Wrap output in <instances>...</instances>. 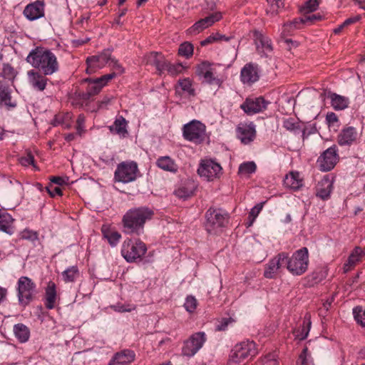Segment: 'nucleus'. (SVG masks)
I'll return each mask as SVG.
<instances>
[{"label": "nucleus", "instance_id": "1", "mask_svg": "<svg viewBox=\"0 0 365 365\" xmlns=\"http://www.w3.org/2000/svg\"><path fill=\"white\" fill-rule=\"evenodd\" d=\"M26 61L44 76H51L59 69L56 55L48 49L37 47L31 50Z\"/></svg>", "mask_w": 365, "mask_h": 365}, {"label": "nucleus", "instance_id": "2", "mask_svg": "<svg viewBox=\"0 0 365 365\" xmlns=\"http://www.w3.org/2000/svg\"><path fill=\"white\" fill-rule=\"evenodd\" d=\"M153 211L147 207L128 210L123 217V232L128 235H140L143 232L144 225L153 216Z\"/></svg>", "mask_w": 365, "mask_h": 365}, {"label": "nucleus", "instance_id": "3", "mask_svg": "<svg viewBox=\"0 0 365 365\" xmlns=\"http://www.w3.org/2000/svg\"><path fill=\"white\" fill-rule=\"evenodd\" d=\"M257 353L256 344L252 341H243L237 344L232 349L228 363L230 365H237L246 359H252Z\"/></svg>", "mask_w": 365, "mask_h": 365}, {"label": "nucleus", "instance_id": "4", "mask_svg": "<svg viewBox=\"0 0 365 365\" xmlns=\"http://www.w3.org/2000/svg\"><path fill=\"white\" fill-rule=\"evenodd\" d=\"M287 269L293 275L304 274L308 267L309 254L307 247H302L293 253L291 257L287 255Z\"/></svg>", "mask_w": 365, "mask_h": 365}, {"label": "nucleus", "instance_id": "5", "mask_svg": "<svg viewBox=\"0 0 365 365\" xmlns=\"http://www.w3.org/2000/svg\"><path fill=\"white\" fill-rule=\"evenodd\" d=\"M146 251L147 247L143 242L140 240L133 242L128 239L123 243L121 255L128 262H133L141 259Z\"/></svg>", "mask_w": 365, "mask_h": 365}, {"label": "nucleus", "instance_id": "6", "mask_svg": "<svg viewBox=\"0 0 365 365\" xmlns=\"http://www.w3.org/2000/svg\"><path fill=\"white\" fill-rule=\"evenodd\" d=\"M205 227L208 232H216L228 223V214L222 209L210 207L206 212Z\"/></svg>", "mask_w": 365, "mask_h": 365}, {"label": "nucleus", "instance_id": "7", "mask_svg": "<svg viewBox=\"0 0 365 365\" xmlns=\"http://www.w3.org/2000/svg\"><path fill=\"white\" fill-rule=\"evenodd\" d=\"M222 168L221 165L212 159L202 160L197 169V173L207 181H213L220 178Z\"/></svg>", "mask_w": 365, "mask_h": 365}, {"label": "nucleus", "instance_id": "8", "mask_svg": "<svg viewBox=\"0 0 365 365\" xmlns=\"http://www.w3.org/2000/svg\"><path fill=\"white\" fill-rule=\"evenodd\" d=\"M138 173V168L136 163L123 162L117 166L114 178L116 181L128 183L137 178Z\"/></svg>", "mask_w": 365, "mask_h": 365}, {"label": "nucleus", "instance_id": "9", "mask_svg": "<svg viewBox=\"0 0 365 365\" xmlns=\"http://www.w3.org/2000/svg\"><path fill=\"white\" fill-rule=\"evenodd\" d=\"M205 125L198 120H192L183 126V137L187 140L200 143L204 140Z\"/></svg>", "mask_w": 365, "mask_h": 365}, {"label": "nucleus", "instance_id": "10", "mask_svg": "<svg viewBox=\"0 0 365 365\" xmlns=\"http://www.w3.org/2000/svg\"><path fill=\"white\" fill-rule=\"evenodd\" d=\"M36 284L27 277H21L18 280V298L21 304L26 306L32 300Z\"/></svg>", "mask_w": 365, "mask_h": 365}, {"label": "nucleus", "instance_id": "11", "mask_svg": "<svg viewBox=\"0 0 365 365\" xmlns=\"http://www.w3.org/2000/svg\"><path fill=\"white\" fill-rule=\"evenodd\" d=\"M115 77V73H110L97 78H86L85 81L88 82L86 91L82 94L84 100H89L92 96L97 95L102 88L107 83Z\"/></svg>", "mask_w": 365, "mask_h": 365}, {"label": "nucleus", "instance_id": "12", "mask_svg": "<svg viewBox=\"0 0 365 365\" xmlns=\"http://www.w3.org/2000/svg\"><path fill=\"white\" fill-rule=\"evenodd\" d=\"M205 341L206 335L204 332L200 331L193 334L185 341L182 354L189 357L194 356L202 347Z\"/></svg>", "mask_w": 365, "mask_h": 365}, {"label": "nucleus", "instance_id": "13", "mask_svg": "<svg viewBox=\"0 0 365 365\" xmlns=\"http://www.w3.org/2000/svg\"><path fill=\"white\" fill-rule=\"evenodd\" d=\"M111 59V51L110 49H106L98 55L88 57L86 59L88 65L86 72L92 73L96 72V70L103 68L107 64L109 66Z\"/></svg>", "mask_w": 365, "mask_h": 365}, {"label": "nucleus", "instance_id": "14", "mask_svg": "<svg viewBox=\"0 0 365 365\" xmlns=\"http://www.w3.org/2000/svg\"><path fill=\"white\" fill-rule=\"evenodd\" d=\"M335 145L327 149L318 158L317 163L322 171L327 172L333 169L336 164L339 156Z\"/></svg>", "mask_w": 365, "mask_h": 365}, {"label": "nucleus", "instance_id": "15", "mask_svg": "<svg viewBox=\"0 0 365 365\" xmlns=\"http://www.w3.org/2000/svg\"><path fill=\"white\" fill-rule=\"evenodd\" d=\"M12 93L11 87L0 80V108L11 110L17 106V101Z\"/></svg>", "mask_w": 365, "mask_h": 365}, {"label": "nucleus", "instance_id": "16", "mask_svg": "<svg viewBox=\"0 0 365 365\" xmlns=\"http://www.w3.org/2000/svg\"><path fill=\"white\" fill-rule=\"evenodd\" d=\"M268 104L269 102L266 101L262 97L247 98L240 106V108L247 115H253L264 110Z\"/></svg>", "mask_w": 365, "mask_h": 365}, {"label": "nucleus", "instance_id": "17", "mask_svg": "<svg viewBox=\"0 0 365 365\" xmlns=\"http://www.w3.org/2000/svg\"><path fill=\"white\" fill-rule=\"evenodd\" d=\"M197 72L209 84L220 86L222 81L216 76L215 68L209 63L203 62L199 65Z\"/></svg>", "mask_w": 365, "mask_h": 365}, {"label": "nucleus", "instance_id": "18", "mask_svg": "<svg viewBox=\"0 0 365 365\" xmlns=\"http://www.w3.org/2000/svg\"><path fill=\"white\" fill-rule=\"evenodd\" d=\"M29 85L37 91H43L47 86L48 79L39 71L32 69L27 72Z\"/></svg>", "mask_w": 365, "mask_h": 365}, {"label": "nucleus", "instance_id": "19", "mask_svg": "<svg viewBox=\"0 0 365 365\" xmlns=\"http://www.w3.org/2000/svg\"><path fill=\"white\" fill-rule=\"evenodd\" d=\"M259 69L256 63H247L241 70L240 78L244 83L252 84L259 78Z\"/></svg>", "mask_w": 365, "mask_h": 365}, {"label": "nucleus", "instance_id": "20", "mask_svg": "<svg viewBox=\"0 0 365 365\" xmlns=\"http://www.w3.org/2000/svg\"><path fill=\"white\" fill-rule=\"evenodd\" d=\"M222 18L221 13L216 12L210 14V16L202 19L197 21L192 26H191L187 32L190 34H198L203 29L212 25L215 22L218 21Z\"/></svg>", "mask_w": 365, "mask_h": 365}, {"label": "nucleus", "instance_id": "21", "mask_svg": "<svg viewBox=\"0 0 365 365\" xmlns=\"http://www.w3.org/2000/svg\"><path fill=\"white\" fill-rule=\"evenodd\" d=\"M237 135L242 143L248 144L253 141L255 138V125L252 123L240 124L237 128Z\"/></svg>", "mask_w": 365, "mask_h": 365}, {"label": "nucleus", "instance_id": "22", "mask_svg": "<svg viewBox=\"0 0 365 365\" xmlns=\"http://www.w3.org/2000/svg\"><path fill=\"white\" fill-rule=\"evenodd\" d=\"M24 14L30 21L36 20L44 15V4L42 1H36L28 4L24 10Z\"/></svg>", "mask_w": 365, "mask_h": 365}, {"label": "nucleus", "instance_id": "23", "mask_svg": "<svg viewBox=\"0 0 365 365\" xmlns=\"http://www.w3.org/2000/svg\"><path fill=\"white\" fill-rule=\"evenodd\" d=\"M144 61L147 65L154 66L159 74L165 72L166 60L161 53L157 52L150 53L145 56Z\"/></svg>", "mask_w": 365, "mask_h": 365}, {"label": "nucleus", "instance_id": "24", "mask_svg": "<svg viewBox=\"0 0 365 365\" xmlns=\"http://www.w3.org/2000/svg\"><path fill=\"white\" fill-rule=\"evenodd\" d=\"M57 301V291L56 284L50 281L45 289L44 305L48 309L56 307Z\"/></svg>", "mask_w": 365, "mask_h": 365}, {"label": "nucleus", "instance_id": "25", "mask_svg": "<svg viewBox=\"0 0 365 365\" xmlns=\"http://www.w3.org/2000/svg\"><path fill=\"white\" fill-rule=\"evenodd\" d=\"M254 38L257 50L259 53L266 55L272 51L271 41L268 37L256 31L254 32Z\"/></svg>", "mask_w": 365, "mask_h": 365}, {"label": "nucleus", "instance_id": "26", "mask_svg": "<svg viewBox=\"0 0 365 365\" xmlns=\"http://www.w3.org/2000/svg\"><path fill=\"white\" fill-rule=\"evenodd\" d=\"M357 138L356 129L354 127H347L341 131L337 141L340 145H350L356 140Z\"/></svg>", "mask_w": 365, "mask_h": 365}, {"label": "nucleus", "instance_id": "27", "mask_svg": "<svg viewBox=\"0 0 365 365\" xmlns=\"http://www.w3.org/2000/svg\"><path fill=\"white\" fill-rule=\"evenodd\" d=\"M332 187V181L328 177H324L317 185L316 195L322 200H327L330 196Z\"/></svg>", "mask_w": 365, "mask_h": 365}, {"label": "nucleus", "instance_id": "28", "mask_svg": "<svg viewBox=\"0 0 365 365\" xmlns=\"http://www.w3.org/2000/svg\"><path fill=\"white\" fill-rule=\"evenodd\" d=\"M135 359V353L131 350H123L116 353L110 361L109 365H127Z\"/></svg>", "mask_w": 365, "mask_h": 365}, {"label": "nucleus", "instance_id": "29", "mask_svg": "<svg viewBox=\"0 0 365 365\" xmlns=\"http://www.w3.org/2000/svg\"><path fill=\"white\" fill-rule=\"evenodd\" d=\"M156 165L161 170L171 173H176L179 167L175 160L168 155L159 157L155 163Z\"/></svg>", "mask_w": 365, "mask_h": 365}, {"label": "nucleus", "instance_id": "30", "mask_svg": "<svg viewBox=\"0 0 365 365\" xmlns=\"http://www.w3.org/2000/svg\"><path fill=\"white\" fill-rule=\"evenodd\" d=\"M12 216L5 210L0 209V231H2L9 235L14 232V226Z\"/></svg>", "mask_w": 365, "mask_h": 365}, {"label": "nucleus", "instance_id": "31", "mask_svg": "<svg viewBox=\"0 0 365 365\" xmlns=\"http://www.w3.org/2000/svg\"><path fill=\"white\" fill-rule=\"evenodd\" d=\"M195 190V183L191 180H186L179 185L174 193L178 197L185 200L193 195Z\"/></svg>", "mask_w": 365, "mask_h": 365}, {"label": "nucleus", "instance_id": "32", "mask_svg": "<svg viewBox=\"0 0 365 365\" xmlns=\"http://www.w3.org/2000/svg\"><path fill=\"white\" fill-rule=\"evenodd\" d=\"M365 255V251L361 247H356L350 254L347 262L344 264L345 272L349 271L351 267H354L358 262L361 261Z\"/></svg>", "mask_w": 365, "mask_h": 365}, {"label": "nucleus", "instance_id": "33", "mask_svg": "<svg viewBox=\"0 0 365 365\" xmlns=\"http://www.w3.org/2000/svg\"><path fill=\"white\" fill-rule=\"evenodd\" d=\"M109 130L112 133H115L120 136L125 137L128 134L127 121L123 116H118L113 124L109 127Z\"/></svg>", "mask_w": 365, "mask_h": 365}, {"label": "nucleus", "instance_id": "34", "mask_svg": "<svg viewBox=\"0 0 365 365\" xmlns=\"http://www.w3.org/2000/svg\"><path fill=\"white\" fill-rule=\"evenodd\" d=\"M329 98L331 99V106L335 110H341L348 107L349 98L336 93H330Z\"/></svg>", "mask_w": 365, "mask_h": 365}, {"label": "nucleus", "instance_id": "35", "mask_svg": "<svg viewBox=\"0 0 365 365\" xmlns=\"http://www.w3.org/2000/svg\"><path fill=\"white\" fill-rule=\"evenodd\" d=\"M15 336L21 342H26L29 340L30 331L29 328L23 324H17L14 327Z\"/></svg>", "mask_w": 365, "mask_h": 365}, {"label": "nucleus", "instance_id": "36", "mask_svg": "<svg viewBox=\"0 0 365 365\" xmlns=\"http://www.w3.org/2000/svg\"><path fill=\"white\" fill-rule=\"evenodd\" d=\"M284 184L286 186L293 189L298 190L302 186V180L299 178L298 173H290L289 175H287L284 179Z\"/></svg>", "mask_w": 365, "mask_h": 365}, {"label": "nucleus", "instance_id": "37", "mask_svg": "<svg viewBox=\"0 0 365 365\" xmlns=\"http://www.w3.org/2000/svg\"><path fill=\"white\" fill-rule=\"evenodd\" d=\"M79 276V271L76 266H72L66 269L62 273V277L66 282H73Z\"/></svg>", "mask_w": 365, "mask_h": 365}, {"label": "nucleus", "instance_id": "38", "mask_svg": "<svg viewBox=\"0 0 365 365\" xmlns=\"http://www.w3.org/2000/svg\"><path fill=\"white\" fill-rule=\"evenodd\" d=\"M0 75L4 79L13 81L16 76V71L11 65L4 64Z\"/></svg>", "mask_w": 365, "mask_h": 365}, {"label": "nucleus", "instance_id": "39", "mask_svg": "<svg viewBox=\"0 0 365 365\" xmlns=\"http://www.w3.org/2000/svg\"><path fill=\"white\" fill-rule=\"evenodd\" d=\"M256 164L254 162H246L242 163L239 167V174L250 175L256 171Z\"/></svg>", "mask_w": 365, "mask_h": 365}, {"label": "nucleus", "instance_id": "40", "mask_svg": "<svg viewBox=\"0 0 365 365\" xmlns=\"http://www.w3.org/2000/svg\"><path fill=\"white\" fill-rule=\"evenodd\" d=\"M272 262L274 264L275 267H277V271L282 267L287 268V254L285 252H281L272 258Z\"/></svg>", "mask_w": 365, "mask_h": 365}, {"label": "nucleus", "instance_id": "41", "mask_svg": "<svg viewBox=\"0 0 365 365\" xmlns=\"http://www.w3.org/2000/svg\"><path fill=\"white\" fill-rule=\"evenodd\" d=\"M178 86L182 91L189 96L195 95V90L192 88V82L189 78H184L178 81Z\"/></svg>", "mask_w": 365, "mask_h": 365}, {"label": "nucleus", "instance_id": "42", "mask_svg": "<svg viewBox=\"0 0 365 365\" xmlns=\"http://www.w3.org/2000/svg\"><path fill=\"white\" fill-rule=\"evenodd\" d=\"M353 314L356 322L365 328V309L361 307H356L353 309Z\"/></svg>", "mask_w": 365, "mask_h": 365}, {"label": "nucleus", "instance_id": "43", "mask_svg": "<svg viewBox=\"0 0 365 365\" xmlns=\"http://www.w3.org/2000/svg\"><path fill=\"white\" fill-rule=\"evenodd\" d=\"M298 365H314L307 347L304 348L300 354Z\"/></svg>", "mask_w": 365, "mask_h": 365}, {"label": "nucleus", "instance_id": "44", "mask_svg": "<svg viewBox=\"0 0 365 365\" xmlns=\"http://www.w3.org/2000/svg\"><path fill=\"white\" fill-rule=\"evenodd\" d=\"M183 69L184 67L181 63L171 64L168 61H166V67L165 68V71H168L170 75L176 76L180 73Z\"/></svg>", "mask_w": 365, "mask_h": 365}, {"label": "nucleus", "instance_id": "45", "mask_svg": "<svg viewBox=\"0 0 365 365\" xmlns=\"http://www.w3.org/2000/svg\"><path fill=\"white\" fill-rule=\"evenodd\" d=\"M178 53L180 56L189 58L193 53V46L190 43L185 42L180 46Z\"/></svg>", "mask_w": 365, "mask_h": 365}, {"label": "nucleus", "instance_id": "46", "mask_svg": "<svg viewBox=\"0 0 365 365\" xmlns=\"http://www.w3.org/2000/svg\"><path fill=\"white\" fill-rule=\"evenodd\" d=\"M110 307L118 312H130L135 309V305L130 304L117 303Z\"/></svg>", "mask_w": 365, "mask_h": 365}, {"label": "nucleus", "instance_id": "47", "mask_svg": "<svg viewBox=\"0 0 365 365\" xmlns=\"http://www.w3.org/2000/svg\"><path fill=\"white\" fill-rule=\"evenodd\" d=\"M277 272V267H275L274 264L272 262V260H270L269 263L266 264L264 272V277L268 279L274 278Z\"/></svg>", "mask_w": 365, "mask_h": 365}, {"label": "nucleus", "instance_id": "48", "mask_svg": "<svg viewBox=\"0 0 365 365\" xmlns=\"http://www.w3.org/2000/svg\"><path fill=\"white\" fill-rule=\"evenodd\" d=\"M283 127L289 131L298 132L300 130L299 123L293 118H288L284 120Z\"/></svg>", "mask_w": 365, "mask_h": 365}, {"label": "nucleus", "instance_id": "49", "mask_svg": "<svg viewBox=\"0 0 365 365\" xmlns=\"http://www.w3.org/2000/svg\"><path fill=\"white\" fill-rule=\"evenodd\" d=\"M319 3L317 0H308L301 8V11L307 14L316 11L318 8Z\"/></svg>", "mask_w": 365, "mask_h": 365}, {"label": "nucleus", "instance_id": "50", "mask_svg": "<svg viewBox=\"0 0 365 365\" xmlns=\"http://www.w3.org/2000/svg\"><path fill=\"white\" fill-rule=\"evenodd\" d=\"M262 207L263 203H259L251 209L249 214L250 222L248 224V226H251L252 225L256 217L258 216L259 213L262 210Z\"/></svg>", "mask_w": 365, "mask_h": 365}, {"label": "nucleus", "instance_id": "51", "mask_svg": "<svg viewBox=\"0 0 365 365\" xmlns=\"http://www.w3.org/2000/svg\"><path fill=\"white\" fill-rule=\"evenodd\" d=\"M269 10L267 12H271L272 14H277L279 10L284 6L282 0H269Z\"/></svg>", "mask_w": 365, "mask_h": 365}, {"label": "nucleus", "instance_id": "52", "mask_svg": "<svg viewBox=\"0 0 365 365\" xmlns=\"http://www.w3.org/2000/svg\"><path fill=\"white\" fill-rule=\"evenodd\" d=\"M72 115L67 113L63 115H58L56 118V121L58 124H61L65 128H70L71 125L69 120L71 119Z\"/></svg>", "mask_w": 365, "mask_h": 365}, {"label": "nucleus", "instance_id": "53", "mask_svg": "<svg viewBox=\"0 0 365 365\" xmlns=\"http://www.w3.org/2000/svg\"><path fill=\"white\" fill-rule=\"evenodd\" d=\"M222 39L225 40V41H228L229 38H227V37H225V36L221 35L220 34H212V35H210V36H208L204 41H202L201 42V45L202 46H206V45H207L209 43H211L212 42H215V41H220V40H222Z\"/></svg>", "mask_w": 365, "mask_h": 365}, {"label": "nucleus", "instance_id": "54", "mask_svg": "<svg viewBox=\"0 0 365 365\" xmlns=\"http://www.w3.org/2000/svg\"><path fill=\"white\" fill-rule=\"evenodd\" d=\"M197 299L192 296L187 297L184 307L189 312H193L197 307Z\"/></svg>", "mask_w": 365, "mask_h": 365}, {"label": "nucleus", "instance_id": "55", "mask_svg": "<svg viewBox=\"0 0 365 365\" xmlns=\"http://www.w3.org/2000/svg\"><path fill=\"white\" fill-rule=\"evenodd\" d=\"M105 237L108 239V242L113 247L115 246L119 242L121 235L118 232H109L105 234Z\"/></svg>", "mask_w": 365, "mask_h": 365}, {"label": "nucleus", "instance_id": "56", "mask_svg": "<svg viewBox=\"0 0 365 365\" xmlns=\"http://www.w3.org/2000/svg\"><path fill=\"white\" fill-rule=\"evenodd\" d=\"M299 24H303L302 21H301V19H295L293 21L289 23V24H284V26H283V29H282V36H285L287 34H288V33L289 32V30L290 29H299Z\"/></svg>", "mask_w": 365, "mask_h": 365}, {"label": "nucleus", "instance_id": "57", "mask_svg": "<svg viewBox=\"0 0 365 365\" xmlns=\"http://www.w3.org/2000/svg\"><path fill=\"white\" fill-rule=\"evenodd\" d=\"M19 160L21 165L25 167L34 165V157L31 152H27L25 155L19 158Z\"/></svg>", "mask_w": 365, "mask_h": 365}, {"label": "nucleus", "instance_id": "58", "mask_svg": "<svg viewBox=\"0 0 365 365\" xmlns=\"http://www.w3.org/2000/svg\"><path fill=\"white\" fill-rule=\"evenodd\" d=\"M262 365H279L274 354H269L262 360Z\"/></svg>", "mask_w": 365, "mask_h": 365}, {"label": "nucleus", "instance_id": "59", "mask_svg": "<svg viewBox=\"0 0 365 365\" xmlns=\"http://www.w3.org/2000/svg\"><path fill=\"white\" fill-rule=\"evenodd\" d=\"M46 190L51 197L56 195H62V190L59 187H54L53 185H50L46 187Z\"/></svg>", "mask_w": 365, "mask_h": 365}, {"label": "nucleus", "instance_id": "60", "mask_svg": "<svg viewBox=\"0 0 365 365\" xmlns=\"http://www.w3.org/2000/svg\"><path fill=\"white\" fill-rule=\"evenodd\" d=\"M109 66H110L113 69L115 70L113 73H115V76L118 74H120L123 73V68L121 65L118 62V61L113 58H112Z\"/></svg>", "mask_w": 365, "mask_h": 365}, {"label": "nucleus", "instance_id": "61", "mask_svg": "<svg viewBox=\"0 0 365 365\" xmlns=\"http://www.w3.org/2000/svg\"><path fill=\"white\" fill-rule=\"evenodd\" d=\"M232 322L231 318H223L219 323L216 325L215 329L217 331H225L230 323Z\"/></svg>", "mask_w": 365, "mask_h": 365}, {"label": "nucleus", "instance_id": "62", "mask_svg": "<svg viewBox=\"0 0 365 365\" xmlns=\"http://www.w3.org/2000/svg\"><path fill=\"white\" fill-rule=\"evenodd\" d=\"M322 16L320 14H312L309 16H305L304 17L301 19V21L302 23H307V22H314L315 21H319L321 20Z\"/></svg>", "mask_w": 365, "mask_h": 365}, {"label": "nucleus", "instance_id": "63", "mask_svg": "<svg viewBox=\"0 0 365 365\" xmlns=\"http://www.w3.org/2000/svg\"><path fill=\"white\" fill-rule=\"evenodd\" d=\"M309 331V328L303 326L301 330L296 332L295 336L299 340H303L308 336Z\"/></svg>", "mask_w": 365, "mask_h": 365}, {"label": "nucleus", "instance_id": "64", "mask_svg": "<svg viewBox=\"0 0 365 365\" xmlns=\"http://www.w3.org/2000/svg\"><path fill=\"white\" fill-rule=\"evenodd\" d=\"M84 123H85V117L83 115H79L78 116L76 123V129L78 133V134H81V132L83 130L84 128Z\"/></svg>", "mask_w": 365, "mask_h": 365}]
</instances>
